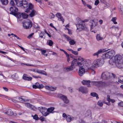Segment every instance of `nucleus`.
I'll return each mask as SVG.
<instances>
[{
	"mask_svg": "<svg viewBox=\"0 0 123 123\" xmlns=\"http://www.w3.org/2000/svg\"><path fill=\"white\" fill-rule=\"evenodd\" d=\"M109 63L111 65H115L119 68H121L123 65L122 57L120 55H116L110 59Z\"/></svg>",
	"mask_w": 123,
	"mask_h": 123,
	"instance_id": "obj_1",
	"label": "nucleus"
},
{
	"mask_svg": "<svg viewBox=\"0 0 123 123\" xmlns=\"http://www.w3.org/2000/svg\"><path fill=\"white\" fill-rule=\"evenodd\" d=\"M89 65L87 61H84L82 65L80 66L78 72V74L79 76H81L83 75L85 72L86 68Z\"/></svg>",
	"mask_w": 123,
	"mask_h": 123,
	"instance_id": "obj_2",
	"label": "nucleus"
},
{
	"mask_svg": "<svg viewBox=\"0 0 123 123\" xmlns=\"http://www.w3.org/2000/svg\"><path fill=\"white\" fill-rule=\"evenodd\" d=\"M33 5L31 4L30 3L29 5L28 8L26 9L25 12L27 13L30 12L29 16L32 17L37 14V12L36 10L33 9Z\"/></svg>",
	"mask_w": 123,
	"mask_h": 123,
	"instance_id": "obj_3",
	"label": "nucleus"
},
{
	"mask_svg": "<svg viewBox=\"0 0 123 123\" xmlns=\"http://www.w3.org/2000/svg\"><path fill=\"white\" fill-rule=\"evenodd\" d=\"M103 59H99L95 60L92 63V67L93 68H97L102 66L104 63Z\"/></svg>",
	"mask_w": 123,
	"mask_h": 123,
	"instance_id": "obj_4",
	"label": "nucleus"
},
{
	"mask_svg": "<svg viewBox=\"0 0 123 123\" xmlns=\"http://www.w3.org/2000/svg\"><path fill=\"white\" fill-rule=\"evenodd\" d=\"M18 6H20L23 8H26L28 6V3L26 0H18Z\"/></svg>",
	"mask_w": 123,
	"mask_h": 123,
	"instance_id": "obj_5",
	"label": "nucleus"
},
{
	"mask_svg": "<svg viewBox=\"0 0 123 123\" xmlns=\"http://www.w3.org/2000/svg\"><path fill=\"white\" fill-rule=\"evenodd\" d=\"M6 108L3 109L1 111V115H4L6 114L9 116H12L13 114L12 111L10 109H8L7 111L6 110Z\"/></svg>",
	"mask_w": 123,
	"mask_h": 123,
	"instance_id": "obj_6",
	"label": "nucleus"
},
{
	"mask_svg": "<svg viewBox=\"0 0 123 123\" xmlns=\"http://www.w3.org/2000/svg\"><path fill=\"white\" fill-rule=\"evenodd\" d=\"M32 25L31 21L29 20L25 21L23 23V26L24 28L26 29L30 28L32 27Z\"/></svg>",
	"mask_w": 123,
	"mask_h": 123,
	"instance_id": "obj_7",
	"label": "nucleus"
},
{
	"mask_svg": "<svg viewBox=\"0 0 123 123\" xmlns=\"http://www.w3.org/2000/svg\"><path fill=\"white\" fill-rule=\"evenodd\" d=\"M84 62L81 61L79 62L78 61L76 60V59H74L72 62L71 66L72 67H74V66H80L82 65V64Z\"/></svg>",
	"mask_w": 123,
	"mask_h": 123,
	"instance_id": "obj_8",
	"label": "nucleus"
},
{
	"mask_svg": "<svg viewBox=\"0 0 123 123\" xmlns=\"http://www.w3.org/2000/svg\"><path fill=\"white\" fill-rule=\"evenodd\" d=\"M101 78L104 80H106L110 78V73L104 72L101 75Z\"/></svg>",
	"mask_w": 123,
	"mask_h": 123,
	"instance_id": "obj_9",
	"label": "nucleus"
},
{
	"mask_svg": "<svg viewBox=\"0 0 123 123\" xmlns=\"http://www.w3.org/2000/svg\"><path fill=\"white\" fill-rule=\"evenodd\" d=\"M40 111L43 115L44 116H46L49 115L47 109L45 107H41L40 108Z\"/></svg>",
	"mask_w": 123,
	"mask_h": 123,
	"instance_id": "obj_10",
	"label": "nucleus"
},
{
	"mask_svg": "<svg viewBox=\"0 0 123 123\" xmlns=\"http://www.w3.org/2000/svg\"><path fill=\"white\" fill-rule=\"evenodd\" d=\"M77 31H79L84 29L85 25L84 24H82V23H80L79 24L77 25Z\"/></svg>",
	"mask_w": 123,
	"mask_h": 123,
	"instance_id": "obj_11",
	"label": "nucleus"
},
{
	"mask_svg": "<svg viewBox=\"0 0 123 123\" xmlns=\"http://www.w3.org/2000/svg\"><path fill=\"white\" fill-rule=\"evenodd\" d=\"M10 11L11 12L10 14H12L14 15H16V12L18 11V8L14 6L11 7L10 8Z\"/></svg>",
	"mask_w": 123,
	"mask_h": 123,
	"instance_id": "obj_12",
	"label": "nucleus"
},
{
	"mask_svg": "<svg viewBox=\"0 0 123 123\" xmlns=\"http://www.w3.org/2000/svg\"><path fill=\"white\" fill-rule=\"evenodd\" d=\"M79 90L83 93H86L88 92V90L87 88L84 87H80L79 88Z\"/></svg>",
	"mask_w": 123,
	"mask_h": 123,
	"instance_id": "obj_13",
	"label": "nucleus"
},
{
	"mask_svg": "<svg viewBox=\"0 0 123 123\" xmlns=\"http://www.w3.org/2000/svg\"><path fill=\"white\" fill-rule=\"evenodd\" d=\"M33 88L35 89L37 88L42 89L44 87V86L42 84H40L38 83L37 82L36 83L35 85L33 86Z\"/></svg>",
	"mask_w": 123,
	"mask_h": 123,
	"instance_id": "obj_14",
	"label": "nucleus"
},
{
	"mask_svg": "<svg viewBox=\"0 0 123 123\" xmlns=\"http://www.w3.org/2000/svg\"><path fill=\"white\" fill-rule=\"evenodd\" d=\"M74 68V67H72L71 65L70 66H68L64 68L63 69V70L65 72H67L72 70Z\"/></svg>",
	"mask_w": 123,
	"mask_h": 123,
	"instance_id": "obj_15",
	"label": "nucleus"
},
{
	"mask_svg": "<svg viewBox=\"0 0 123 123\" xmlns=\"http://www.w3.org/2000/svg\"><path fill=\"white\" fill-rule=\"evenodd\" d=\"M18 0H11L10 2V5L11 6H14L15 5L18 6Z\"/></svg>",
	"mask_w": 123,
	"mask_h": 123,
	"instance_id": "obj_16",
	"label": "nucleus"
},
{
	"mask_svg": "<svg viewBox=\"0 0 123 123\" xmlns=\"http://www.w3.org/2000/svg\"><path fill=\"white\" fill-rule=\"evenodd\" d=\"M60 97V98L63 101L64 103L66 104L68 103L69 100L67 97L62 95H61Z\"/></svg>",
	"mask_w": 123,
	"mask_h": 123,
	"instance_id": "obj_17",
	"label": "nucleus"
},
{
	"mask_svg": "<svg viewBox=\"0 0 123 123\" xmlns=\"http://www.w3.org/2000/svg\"><path fill=\"white\" fill-rule=\"evenodd\" d=\"M56 16L58 18V20L62 21L63 23L64 22V19L62 17L61 14L60 13H57L56 15Z\"/></svg>",
	"mask_w": 123,
	"mask_h": 123,
	"instance_id": "obj_18",
	"label": "nucleus"
},
{
	"mask_svg": "<svg viewBox=\"0 0 123 123\" xmlns=\"http://www.w3.org/2000/svg\"><path fill=\"white\" fill-rule=\"evenodd\" d=\"M102 57L103 59H109L111 57L108 52L103 54Z\"/></svg>",
	"mask_w": 123,
	"mask_h": 123,
	"instance_id": "obj_19",
	"label": "nucleus"
},
{
	"mask_svg": "<svg viewBox=\"0 0 123 123\" xmlns=\"http://www.w3.org/2000/svg\"><path fill=\"white\" fill-rule=\"evenodd\" d=\"M102 57L103 59H109L111 57L108 52L103 54Z\"/></svg>",
	"mask_w": 123,
	"mask_h": 123,
	"instance_id": "obj_20",
	"label": "nucleus"
},
{
	"mask_svg": "<svg viewBox=\"0 0 123 123\" xmlns=\"http://www.w3.org/2000/svg\"><path fill=\"white\" fill-rule=\"evenodd\" d=\"M82 82V84L84 85H86L88 87L90 86V80H83Z\"/></svg>",
	"mask_w": 123,
	"mask_h": 123,
	"instance_id": "obj_21",
	"label": "nucleus"
},
{
	"mask_svg": "<svg viewBox=\"0 0 123 123\" xmlns=\"http://www.w3.org/2000/svg\"><path fill=\"white\" fill-rule=\"evenodd\" d=\"M25 106L28 108L33 110H35V107L30 104L27 103H25Z\"/></svg>",
	"mask_w": 123,
	"mask_h": 123,
	"instance_id": "obj_22",
	"label": "nucleus"
},
{
	"mask_svg": "<svg viewBox=\"0 0 123 123\" xmlns=\"http://www.w3.org/2000/svg\"><path fill=\"white\" fill-rule=\"evenodd\" d=\"M104 50V49H100L98 50L97 52L94 53L93 55L94 56H96L97 57H98V55L104 52L105 51Z\"/></svg>",
	"mask_w": 123,
	"mask_h": 123,
	"instance_id": "obj_23",
	"label": "nucleus"
},
{
	"mask_svg": "<svg viewBox=\"0 0 123 123\" xmlns=\"http://www.w3.org/2000/svg\"><path fill=\"white\" fill-rule=\"evenodd\" d=\"M36 72L39 74H42L45 75H47V73L45 71L43 70L37 69L36 70Z\"/></svg>",
	"mask_w": 123,
	"mask_h": 123,
	"instance_id": "obj_24",
	"label": "nucleus"
},
{
	"mask_svg": "<svg viewBox=\"0 0 123 123\" xmlns=\"http://www.w3.org/2000/svg\"><path fill=\"white\" fill-rule=\"evenodd\" d=\"M91 22L92 24V25H91V30L93 29V26L95 27L97 25V23L94 22L93 20H91Z\"/></svg>",
	"mask_w": 123,
	"mask_h": 123,
	"instance_id": "obj_25",
	"label": "nucleus"
},
{
	"mask_svg": "<svg viewBox=\"0 0 123 123\" xmlns=\"http://www.w3.org/2000/svg\"><path fill=\"white\" fill-rule=\"evenodd\" d=\"M0 80L3 82L7 81L6 77L4 76L2 73H0Z\"/></svg>",
	"mask_w": 123,
	"mask_h": 123,
	"instance_id": "obj_26",
	"label": "nucleus"
},
{
	"mask_svg": "<svg viewBox=\"0 0 123 123\" xmlns=\"http://www.w3.org/2000/svg\"><path fill=\"white\" fill-rule=\"evenodd\" d=\"M23 79L26 80H31L32 79V78L30 77H28L27 76L26 74H24L23 77Z\"/></svg>",
	"mask_w": 123,
	"mask_h": 123,
	"instance_id": "obj_27",
	"label": "nucleus"
},
{
	"mask_svg": "<svg viewBox=\"0 0 123 123\" xmlns=\"http://www.w3.org/2000/svg\"><path fill=\"white\" fill-rule=\"evenodd\" d=\"M107 52H108L110 57H112L115 54V51L113 50H112Z\"/></svg>",
	"mask_w": 123,
	"mask_h": 123,
	"instance_id": "obj_28",
	"label": "nucleus"
},
{
	"mask_svg": "<svg viewBox=\"0 0 123 123\" xmlns=\"http://www.w3.org/2000/svg\"><path fill=\"white\" fill-rule=\"evenodd\" d=\"M108 85V83L105 82H103L102 81H101L100 86L105 87L107 86Z\"/></svg>",
	"mask_w": 123,
	"mask_h": 123,
	"instance_id": "obj_29",
	"label": "nucleus"
},
{
	"mask_svg": "<svg viewBox=\"0 0 123 123\" xmlns=\"http://www.w3.org/2000/svg\"><path fill=\"white\" fill-rule=\"evenodd\" d=\"M93 85L96 86H100L101 81H93L92 82Z\"/></svg>",
	"mask_w": 123,
	"mask_h": 123,
	"instance_id": "obj_30",
	"label": "nucleus"
},
{
	"mask_svg": "<svg viewBox=\"0 0 123 123\" xmlns=\"http://www.w3.org/2000/svg\"><path fill=\"white\" fill-rule=\"evenodd\" d=\"M76 58L75 59H76V60L77 61L78 60L80 61H81L82 62H84V61H86V60H84L80 56H76Z\"/></svg>",
	"mask_w": 123,
	"mask_h": 123,
	"instance_id": "obj_31",
	"label": "nucleus"
},
{
	"mask_svg": "<svg viewBox=\"0 0 123 123\" xmlns=\"http://www.w3.org/2000/svg\"><path fill=\"white\" fill-rule=\"evenodd\" d=\"M55 108L54 107H52L48 108L47 109L48 113H49V114L50 113H52V112L54 110Z\"/></svg>",
	"mask_w": 123,
	"mask_h": 123,
	"instance_id": "obj_32",
	"label": "nucleus"
},
{
	"mask_svg": "<svg viewBox=\"0 0 123 123\" xmlns=\"http://www.w3.org/2000/svg\"><path fill=\"white\" fill-rule=\"evenodd\" d=\"M2 5H6L7 4L8 2V0H0Z\"/></svg>",
	"mask_w": 123,
	"mask_h": 123,
	"instance_id": "obj_33",
	"label": "nucleus"
},
{
	"mask_svg": "<svg viewBox=\"0 0 123 123\" xmlns=\"http://www.w3.org/2000/svg\"><path fill=\"white\" fill-rule=\"evenodd\" d=\"M91 95L93 97H96V99H98L99 98L98 95L95 92H92L91 93Z\"/></svg>",
	"mask_w": 123,
	"mask_h": 123,
	"instance_id": "obj_34",
	"label": "nucleus"
},
{
	"mask_svg": "<svg viewBox=\"0 0 123 123\" xmlns=\"http://www.w3.org/2000/svg\"><path fill=\"white\" fill-rule=\"evenodd\" d=\"M66 119L67 122H69L71 121L72 118L70 115H68L66 116Z\"/></svg>",
	"mask_w": 123,
	"mask_h": 123,
	"instance_id": "obj_35",
	"label": "nucleus"
},
{
	"mask_svg": "<svg viewBox=\"0 0 123 123\" xmlns=\"http://www.w3.org/2000/svg\"><path fill=\"white\" fill-rule=\"evenodd\" d=\"M96 39L98 41L101 40L103 39V38L101 37L99 34L97 35L96 36Z\"/></svg>",
	"mask_w": 123,
	"mask_h": 123,
	"instance_id": "obj_36",
	"label": "nucleus"
},
{
	"mask_svg": "<svg viewBox=\"0 0 123 123\" xmlns=\"http://www.w3.org/2000/svg\"><path fill=\"white\" fill-rule=\"evenodd\" d=\"M53 43V42L51 40H49L47 41V44L50 46H52Z\"/></svg>",
	"mask_w": 123,
	"mask_h": 123,
	"instance_id": "obj_37",
	"label": "nucleus"
},
{
	"mask_svg": "<svg viewBox=\"0 0 123 123\" xmlns=\"http://www.w3.org/2000/svg\"><path fill=\"white\" fill-rule=\"evenodd\" d=\"M22 17L24 18H26L28 16V15L25 13H22Z\"/></svg>",
	"mask_w": 123,
	"mask_h": 123,
	"instance_id": "obj_38",
	"label": "nucleus"
},
{
	"mask_svg": "<svg viewBox=\"0 0 123 123\" xmlns=\"http://www.w3.org/2000/svg\"><path fill=\"white\" fill-rule=\"evenodd\" d=\"M63 36L65 37L67 40L69 42L70 40L71 39V38L69 37L68 36L66 35L65 34H63Z\"/></svg>",
	"mask_w": 123,
	"mask_h": 123,
	"instance_id": "obj_39",
	"label": "nucleus"
},
{
	"mask_svg": "<svg viewBox=\"0 0 123 123\" xmlns=\"http://www.w3.org/2000/svg\"><path fill=\"white\" fill-rule=\"evenodd\" d=\"M18 99L19 100L22 102H26L28 101L27 99L23 98L21 96L18 97Z\"/></svg>",
	"mask_w": 123,
	"mask_h": 123,
	"instance_id": "obj_40",
	"label": "nucleus"
},
{
	"mask_svg": "<svg viewBox=\"0 0 123 123\" xmlns=\"http://www.w3.org/2000/svg\"><path fill=\"white\" fill-rule=\"evenodd\" d=\"M55 17V15L53 14L52 13H51L50 14L49 17L51 19H53Z\"/></svg>",
	"mask_w": 123,
	"mask_h": 123,
	"instance_id": "obj_41",
	"label": "nucleus"
},
{
	"mask_svg": "<svg viewBox=\"0 0 123 123\" xmlns=\"http://www.w3.org/2000/svg\"><path fill=\"white\" fill-rule=\"evenodd\" d=\"M69 43L71 45H73L75 43V42L74 40L71 39L69 41Z\"/></svg>",
	"mask_w": 123,
	"mask_h": 123,
	"instance_id": "obj_42",
	"label": "nucleus"
},
{
	"mask_svg": "<svg viewBox=\"0 0 123 123\" xmlns=\"http://www.w3.org/2000/svg\"><path fill=\"white\" fill-rule=\"evenodd\" d=\"M98 105L101 107L103 105V102L101 100H99L98 101Z\"/></svg>",
	"mask_w": 123,
	"mask_h": 123,
	"instance_id": "obj_43",
	"label": "nucleus"
},
{
	"mask_svg": "<svg viewBox=\"0 0 123 123\" xmlns=\"http://www.w3.org/2000/svg\"><path fill=\"white\" fill-rule=\"evenodd\" d=\"M116 19V17L113 18L111 19V21L113 22L115 24H116L117 23V22L115 21Z\"/></svg>",
	"mask_w": 123,
	"mask_h": 123,
	"instance_id": "obj_44",
	"label": "nucleus"
},
{
	"mask_svg": "<svg viewBox=\"0 0 123 123\" xmlns=\"http://www.w3.org/2000/svg\"><path fill=\"white\" fill-rule=\"evenodd\" d=\"M56 89V87H54L52 86H50V87L49 90L53 91L55 90Z\"/></svg>",
	"mask_w": 123,
	"mask_h": 123,
	"instance_id": "obj_45",
	"label": "nucleus"
},
{
	"mask_svg": "<svg viewBox=\"0 0 123 123\" xmlns=\"http://www.w3.org/2000/svg\"><path fill=\"white\" fill-rule=\"evenodd\" d=\"M112 76L114 78H115L116 77V75L113 73H110V78Z\"/></svg>",
	"mask_w": 123,
	"mask_h": 123,
	"instance_id": "obj_46",
	"label": "nucleus"
},
{
	"mask_svg": "<svg viewBox=\"0 0 123 123\" xmlns=\"http://www.w3.org/2000/svg\"><path fill=\"white\" fill-rule=\"evenodd\" d=\"M88 20L87 19H85L84 20H82L80 19H79V21L80 23H84L85 22H87L88 21Z\"/></svg>",
	"mask_w": 123,
	"mask_h": 123,
	"instance_id": "obj_47",
	"label": "nucleus"
},
{
	"mask_svg": "<svg viewBox=\"0 0 123 123\" xmlns=\"http://www.w3.org/2000/svg\"><path fill=\"white\" fill-rule=\"evenodd\" d=\"M72 53L74 55H78V53L77 51H75L73 50L72 52Z\"/></svg>",
	"mask_w": 123,
	"mask_h": 123,
	"instance_id": "obj_48",
	"label": "nucleus"
},
{
	"mask_svg": "<svg viewBox=\"0 0 123 123\" xmlns=\"http://www.w3.org/2000/svg\"><path fill=\"white\" fill-rule=\"evenodd\" d=\"M21 64L22 66L26 65L27 66H33V65H32L29 64H25L24 63H22Z\"/></svg>",
	"mask_w": 123,
	"mask_h": 123,
	"instance_id": "obj_49",
	"label": "nucleus"
},
{
	"mask_svg": "<svg viewBox=\"0 0 123 123\" xmlns=\"http://www.w3.org/2000/svg\"><path fill=\"white\" fill-rule=\"evenodd\" d=\"M118 105L119 106L123 107V102H119L118 103Z\"/></svg>",
	"mask_w": 123,
	"mask_h": 123,
	"instance_id": "obj_50",
	"label": "nucleus"
},
{
	"mask_svg": "<svg viewBox=\"0 0 123 123\" xmlns=\"http://www.w3.org/2000/svg\"><path fill=\"white\" fill-rule=\"evenodd\" d=\"M41 51L42 54L43 55H45V53H46V51L45 50H42L41 49Z\"/></svg>",
	"mask_w": 123,
	"mask_h": 123,
	"instance_id": "obj_51",
	"label": "nucleus"
},
{
	"mask_svg": "<svg viewBox=\"0 0 123 123\" xmlns=\"http://www.w3.org/2000/svg\"><path fill=\"white\" fill-rule=\"evenodd\" d=\"M33 118L34 119L37 120L38 119V117L37 115H35L33 117Z\"/></svg>",
	"mask_w": 123,
	"mask_h": 123,
	"instance_id": "obj_52",
	"label": "nucleus"
},
{
	"mask_svg": "<svg viewBox=\"0 0 123 123\" xmlns=\"http://www.w3.org/2000/svg\"><path fill=\"white\" fill-rule=\"evenodd\" d=\"M107 100L109 102H110V100L111 99L110 98V96L109 95H107Z\"/></svg>",
	"mask_w": 123,
	"mask_h": 123,
	"instance_id": "obj_53",
	"label": "nucleus"
},
{
	"mask_svg": "<svg viewBox=\"0 0 123 123\" xmlns=\"http://www.w3.org/2000/svg\"><path fill=\"white\" fill-rule=\"evenodd\" d=\"M44 33L42 32H41L39 34L40 37L41 38L43 37L44 35Z\"/></svg>",
	"mask_w": 123,
	"mask_h": 123,
	"instance_id": "obj_54",
	"label": "nucleus"
},
{
	"mask_svg": "<svg viewBox=\"0 0 123 123\" xmlns=\"http://www.w3.org/2000/svg\"><path fill=\"white\" fill-rule=\"evenodd\" d=\"M32 77L35 78H41V77L39 76H36L35 75H32Z\"/></svg>",
	"mask_w": 123,
	"mask_h": 123,
	"instance_id": "obj_55",
	"label": "nucleus"
},
{
	"mask_svg": "<svg viewBox=\"0 0 123 123\" xmlns=\"http://www.w3.org/2000/svg\"><path fill=\"white\" fill-rule=\"evenodd\" d=\"M99 3V1L98 0H96L95 2V5L97 6Z\"/></svg>",
	"mask_w": 123,
	"mask_h": 123,
	"instance_id": "obj_56",
	"label": "nucleus"
},
{
	"mask_svg": "<svg viewBox=\"0 0 123 123\" xmlns=\"http://www.w3.org/2000/svg\"><path fill=\"white\" fill-rule=\"evenodd\" d=\"M49 25L52 27L54 28L56 30H57L56 29V28L53 25V24L52 23H50Z\"/></svg>",
	"mask_w": 123,
	"mask_h": 123,
	"instance_id": "obj_57",
	"label": "nucleus"
},
{
	"mask_svg": "<svg viewBox=\"0 0 123 123\" xmlns=\"http://www.w3.org/2000/svg\"><path fill=\"white\" fill-rule=\"evenodd\" d=\"M118 81V82L122 84L123 83V79L122 80H121L120 79H119Z\"/></svg>",
	"mask_w": 123,
	"mask_h": 123,
	"instance_id": "obj_58",
	"label": "nucleus"
},
{
	"mask_svg": "<svg viewBox=\"0 0 123 123\" xmlns=\"http://www.w3.org/2000/svg\"><path fill=\"white\" fill-rule=\"evenodd\" d=\"M67 29L68 31V33L69 34H71L72 33L71 31L68 28H67Z\"/></svg>",
	"mask_w": 123,
	"mask_h": 123,
	"instance_id": "obj_59",
	"label": "nucleus"
},
{
	"mask_svg": "<svg viewBox=\"0 0 123 123\" xmlns=\"http://www.w3.org/2000/svg\"><path fill=\"white\" fill-rule=\"evenodd\" d=\"M89 8V9H91L92 8V7L91 6L88 4H87L86 5Z\"/></svg>",
	"mask_w": 123,
	"mask_h": 123,
	"instance_id": "obj_60",
	"label": "nucleus"
},
{
	"mask_svg": "<svg viewBox=\"0 0 123 123\" xmlns=\"http://www.w3.org/2000/svg\"><path fill=\"white\" fill-rule=\"evenodd\" d=\"M3 88L4 90L6 92L8 91V88L5 87H3Z\"/></svg>",
	"mask_w": 123,
	"mask_h": 123,
	"instance_id": "obj_61",
	"label": "nucleus"
},
{
	"mask_svg": "<svg viewBox=\"0 0 123 123\" xmlns=\"http://www.w3.org/2000/svg\"><path fill=\"white\" fill-rule=\"evenodd\" d=\"M68 89L69 90L70 92H73V88H72L71 87H69L68 88Z\"/></svg>",
	"mask_w": 123,
	"mask_h": 123,
	"instance_id": "obj_62",
	"label": "nucleus"
},
{
	"mask_svg": "<svg viewBox=\"0 0 123 123\" xmlns=\"http://www.w3.org/2000/svg\"><path fill=\"white\" fill-rule=\"evenodd\" d=\"M40 119L42 121H44V118L43 117H40Z\"/></svg>",
	"mask_w": 123,
	"mask_h": 123,
	"instance_id": "obj_63",
	"label": "nucleus"
},
{
	"mask_svg": "<svg viewBox=\"0 0 123 123\" xmlns=\"http://www.w3.org/2000/svg\"><path fill=\"white\" fill-rule=\"evenodd\" d=\"M63 117L66 118V116L67 115H66V114L65 113H64L62 115Z\"/></svg>",
	"mask_w": 123,
	"mask_h": 123,
	"instance_id": "obj_64",
	"label": "nucleus"
}]
</instances>
